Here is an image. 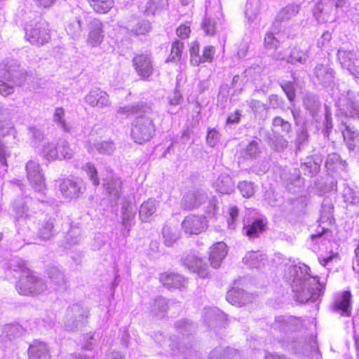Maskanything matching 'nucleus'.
Listing matches in <instances>:
<instances>
[{
  "label": "nucleus",
  "instance_id": "f257e3e1",
  "mask_svg": "<svg viewBox=\"0 0 359 359\" xmlns=\"http://www.w3.org/2000/svg\"><path fill=\"white\" fill-rule=\"evenodd\" d=\"M147 105L144 102H138L133 105L121 107L118 113L126 116H136L131 123L130 135L134 143L143 144L151 141L156 133L154 120L147 115H139L144 113Z\"/></svg>",
  "mask_w": 359,
  "mask_h": 359
},
{
  "label": "nucleus",
  "instance_id": "f03ea898",
  "mask_svg": "<svg viewBox=\"0 0 359 359\" xmlns=\"http://www.w3.org/2000/svg\"><path fill=\"white\" fill-rule=\"evenodd\" d=\"M25 39L31 44L42 46L51 39L50 27L48 22L41 21L30 25L25 29Z\"/></svg>",
  "mask_w": 359,
  "mask_h": 359
},
{
  "label": "nucleus",
  "instance_id": "7ed1b4c3",
  "mask_svg": "<svg viewBox=\"0 0 359 359\" xmlns=\"http://www.w3.org/2000/svg\"><path fill=\"white\" fill-rule=\"evenodd\" d=\"M41 280L36 273L29 269L22 271L21 275L15 285V288L20 295L29 296L38 292Z\"/></svg>",
  "mask_w": 359,
  "mask_h": 359
},
{
  "label": "nucleus",
  "instance_id": "20e7f679",
  "mask_svg": "<svg viewBox=\"0 0 359 359\" xmlns=\"http://www.w3.org/2000/svg\"><path fill=\"white\" fill-rule=\"evenodd\" d=\"M209 227V221L206 216L191 214L186 216L182 222V228L184 233L188 235H199L205 232Z\"/></svg>",
  "mask_w": 359,
  "mask_h": 359
},
{
  "label": "nucleus",
  "instance_id": "39448f33",
  "mask_svg": "<svg viewBox=\"0 0 359 359\" xmlns=\"http://www.w3.org/2000/svg\"><path fill=\"white\" fill-rule=\"evenodd\" d=\"M133 66L142 80H149L154 73L151 58L145 54H138L133 59Z\"/></svg>",
  "mask_w": 359,
  "mask_h": 359
},
{
  "label": "nucleus",
  "instance_id": "423d86ee",
  "mask_svg": "<svg viewBox=\"0 0 359 359\" xmlns=\"http://www.w3.org/2000/svg\"><path fill=\"white\" fill-rule=\"evenodd\" d=\"M104 37L102 22L98 19L93 20L89 26L87 43L93 48L97 47L102 43Z\"/></svg>",
  "mask_w": 359,
  "mask_h": 359
},
{
  "label": "nucleus",
  "instance_id": "0eeeda50",
  "mask_svg": "<svg viewBox=\"0 0 359 359\" xmlns=\"http://www.w3.org/2000/svg\"><path fill=\"white\" fill-rule=\"evenodd\" d=\"M228 252V247L223 241L214 243L209 249L208 259L213 268H218Z\"/></svg>",
  "mask_w": 359,
  "mask_h": 359
},
{
  "label": "nucleus",
  "instance_id": "6e6552de",
  "mask_svg": "<svg viewBox=\"0 0 359 359\" xmlns=\"http://www.w3.org/2000/svg\"><path fill=\"white\" fill-rule=\"evenodd\" d=\"M85 100L93 107L103 108L110 105L109 95L99 88L91 90L86 96Z\"/></svg>",
  "mask_w": 359,
  "mask_h": 359
},
{
  "label": "nucleus",
  "instance_id": "1a4fd4ad",
  "mask_svg": "<svg viewBox=\"0 0 359 359\" xmlns=\"http://www.w3.org/2000/svg\"><path fill=\"white\" fill-rule=\"evenodd\" d=\"M29 359H51L50 349L44 342L34 340L27 350Z\"/></svg>",
  "mask_w": 359,
  "mask_h": 359
},
{
  "label": "nucleus",
  "instance_id": "9d476101",
  "mask_svg": "<svg viewBox=\"0 0 359 359\" xmlns=\"http://www.w3.org/2000/svg\"><path fill=\"white\" fill-rule=\"evenodd\" d=\"M158 280L168 289H180L184 286V278L180 274L172 272L166 271L160 273Z\"/></svg>",
  "mask_w": 359,
  "mask_h": 359
},
{
  "label": "nucleus",
  "instance_id": "9b49d317",
  "mask_svg": "<svg viewBox=\"0 0 359 359\" xmlns=\"http://www.w3.org/2000/svg\"><path fill=\"white\" fill-rule=\"evenodd\" d=\"M185 264L201 278H206L209 275L208 266L202 258L189 256L185 259Z\"/></svg>",
  "mask_w": 359,
  "mask_h": 359
},
{
  "label": "nucleus",
  "instance_id": "f8f14e48",
  "mask_svg": "<svg viewBox=\"0 0 359 359\" xmlns=\"http://www.w3.org/2000/svg\"><path fill=\"white\" fill-rule=\"evenodd\" d=\"M248 294L243 290L232 287L226 294V300L233 306L241 307L247 304L250 299Z\"/></svg>",
  "mask_w": 359,
  "mask_h": 359
},
{
  "label": "nucleus",
  "instance_id": "ddd939ff",
  "mask_svg": "<svg viewBox=\"0 0 359 359\" xmlns=\"http://www.w3.org/2000/svg\"><path fill=\"white\" fill-rule=\"evenodd\" d=\"M266 222L261 218L255 219L250 224L244 225L245 235L250 238H258L266 229Z\"/></svg>",
  "mask_w": 359,
  "mask_h": 359
},
{
  "label": "nucleus",
  "instance_id": "4468645a",
  "mask_svg": "<svg viewBox=\"0 0 359 359\" xmlns=\"http://www.w3.org/2000/svg\"><path fill=\"white\" fill-rule=\"evenodd\" d=\"M60 191L65 197L76 198L81 191L78 183L70 178H65L60 184Z\"/></svg>",
  "mask_w": 359,
  "mask_h": 359
},
{
  "label": "nucleus",
  "instance_id": "2eb2a0df",
  "mask_svg": "<svg viewBox=\"0 0 359 359\" xmlns=\"http://www.w3.org/2000/svg\"><path fill=\"white\" fill-rule=\"evenodd\" d=\"M184 43L180 39H175L170 45V53L165 59V62H176L182 59Z\"/></svg>",
  "mask_w": 359,
  "mask_h": 359
},
{
  "label": "nucleus",
  "instance_id": "dca6fc26",
  "mask_svg": "<svg viewBox=\"0 0 359 359\" xmlns=\"http://www.w3.org/2000/svg\"><path fill=\"white\" fill-rule=\"evenodd\" d=\"M351 294L349 291H344L341 299L334 304V309L340 311L342 315L349 316L351 314Z\"/></svg>",
  "mask_w": 359,
  "mask_h": 359
},
{
  "label": "nucleus",
  "instance_id": "f3484780",
  "mask_svg": "<svg viewBox=\"0 0 359 359\" xmlns=\"http://www.w3.org/2000/svg\"><path fill=\"white\" fill-rule=\"evenodd\" d=\"M233 187L234 183L228 175L219 176L216 182V190L222 194H231Z\"/></svg>",
  "mask_w": 359,
  "mask_h": 359
},
{
  "label": "nucleus",
  "instance_id": "a211bd4d",
  "mask_svg": "<svg viewBox=\"0 0 359 359\" xmlns=\"http://www.w3.org/2000/svg\"><path fill=\"white\" fill-rule=\"evenodd\" d=\"M89 6L97 13L106 14L113 7L114 0H87Z\"/></svg>",
  "mask_w": 359,
  "mask_h": 359
},
{
  "label": "nucleus",
  "instance_id": "6ab92c4d",
  "mask_svg": "<svg viewBox=\"0 0 359 359\" xmlns=\"http://www.w3.org/2000/svg\"><path fill=\"white\" fill-rule=\"evenodd\" d=\"M314 74L320 82L325 83L333 79V70L323 64H318L316 66Z\"/></svg>",
  "mask_w": 359,
  "mask_h": 359
},
{
  "label": "nucleus",
  "instance_id": "aec40b11",
  "mask_svg": "<svg viewBox=\"0 0 359 359\" xmlns=\"http://www.w3.org/2000/svg\"><path fill=\"white\" fill-rule=\"evenodd\" d=\"M343 136L350 150H353L359 143V133L356 131H353L349 126H346L343 131Z\"/></svg>",
  "mask_w": 359,
  "mask_h": 359
},
{
  "label": "nucleus",
  "instance_id": "412c9836",
  "mask_svg": "<svg viewBox=\"0 0 359 359\" xmlns=\"http://www.w3.org/2000/svg\"><path fill=\"white\" fill-rule=\"evenodd\" d=\"M65 110L63 107H57L55 109L53 114V120L56 122L65 132L70 131V126L68 123L66 121L65 118Z\"/></svg>",
  "mask_w": 359,
  "mask_h": 359
},
{
  "label": "nucleus",
  "instance_id": "4be33fe9",
  "mask_svg": "<svg viewBox=\"0 0 359 359\" xmlns=\"http://www.w3.org/2000/svg\"><path fill=\"white\" fill-rule=\"evenodd\" d=\"M156 206L153 202H144L140 209V217L142 222H147L149 218L156 212Z\"/></svg>",
  "mask_w": 359,
  "mask_h": 359
},
{
  "label": "nucleus",
  "instance_id": "5701e85b",
  "mask_svg": "<svg viewBox=\"0 0 359 359\" xmlns=\"http://www.w3.org/2000/svg\"><path fill=\"white\" fill-rule=\"evenodd\" d=\"M276 323L278 328H287L291 330H295L301 326V320L299 318L290 316L283 322L276 320Z\"/></svg>",
  "mask_w": 359,
  "mask_h": 359
},
{
  "label": "nucleus",
  "instance_id": "b1692460",
  "mask_svg": "<svg viewBox=\"0 0 359 359\" xmlns=\"http://www.w3.org/2000/svg\"><path fill=\"white\" fill-rule=\"evenodd\" d=\"M82 169L86 172L93 185L98 186L100 184L98 172L94 164L90 162L86 163L85 165L82 167Z\"/></svg>",
  "mask_w": 359,
  "mask_h": 359
},
{
  "label": "nucleus",
  "instance_id": "393cba45",
  "mask_svg": "<svg viewBox=\"0 0 359 359\" xmlns=\"http://www.w3.org/2000/svg\"><path fill=\"white\" fill-rule=\"evenodd\" d=\"M201 27L207 36H212L216 34V22L210 18L204 17Z\"/></svg>",
  "mask_w": 359,
  "mask_h": 359
},
{
  "label": "nucleus",
  "instance_id": "a878e982",
  "mask_svg": "<svg viewBox=\"0 0 359 359\" xmlns=\"http://www.w3.org/2000/svg\"><path fill=\"white\" fill-rule=\"evenodd\" d=\"M44 157L49 161L57 160L58 158V144L48 143L43 147Z\"/></svg>",
  "mask_w": 359,
  "mask_h": 359
},
{
  "label": "nucleus",
  "instance_id": "bb28decb",
  "mask_svg": "<svg viewBox=\"0 0 359 359\" xmlns=\"http://www.w3.org/2000/svg\"><path fill=\"white\" fill-rule=\"evenodd\" d=\"M238 189L245 198H249L255 194V187L253 183L244 180L240 182L238 185Z\"/></svg>",
  "mask_w": 359,
  "mask_h": 359
},
{
  "label": "nucleus",
  "instance_id": "cd10ccee",
  "mask_svg": "<svg viewBox=\"0 0 359 359\" xmlns=\"http://www.w3.org/2000/svg\"><path fill=\"white\" fill-rule=\"evenodd\" d=\"M175 33L178 39H188L191 33V22H185L176 28Z\"/></svg>",
  "mask_w": 359,
  "mask_h": 359
},
{
  "label": "nucleus",
  "instance_id": "c85d7f7f",
  "mask_svg": "<svg viewBox=\"0 0 359 359\" xmlns=\"http://www.w3.org/2000/svg\"><path fill=\"white\" fill-rule=\"evenodd\" d=\"M151 25L148 21L142 20L138 22L131 29V32L136 36L144 35L149 32Z\"/></svg>",
  "mask_w": 359,
  "mask_h": 359
},
{
  "label": "nucleus",
  "instance_id": "c756f323",
  "mask_svg": "<svg viewBox=\"0 0 359 359\" xmlns=\"http://www.w3.org/2000/svg\"><path fill=\"white\" fill-rule=\"evenodd\" d=\"M191 60L195 65H200V43L198 41H194L191 43L189 47Z\"/></svg>",
  "mask_w": 359,
  "mask_h": 359
},
{
  "label": "nucleus",
  "instance_id": "7c9ffc66",
  "mask_svg": "<svg viewBox=\"0 0 359 359\" xmlns=\"http://www.w3.org/2000/svg\"><path fill=\"white\" fill-rule=\"evenodd\" d=\"M258 144L255 141H251L242 151V156L245 158H252L259 153Z\"/></svg>",
  "mask_w": 359,
  "mask_h": 359
},
{
  "label": "nucleus",
  "instance_id": "2f4dec72",
  "mask_svg": "<svg viewBox=\"0 0 359 359\" xmlns=\"http://www.w3.org/2000/svg\"><path fill=\"white\" fill-rule=\"evenodd\" d=\"M73 156V151L67 142H64L61 144H58V158L62 161L67 158H71Z\"/></svg>",
  "mask_w": 359,
  "mask_h": 359
},
{
  "label": "nucleus",
  "instance_id": "473e14b6",
  "mask_svg": "<svg viewBox=\"0 0 359 359\" xmlns=\"http://www.w3.org/2000/svg\"><path fill=\"white\" fill-rule=\"evenodd\" d=\"M215 54V48L212 46H207L203 49V53L200 57V64L212 62Z\"/></svg>",
  "mask_w": 359,
  "mask_h": 359
},
{
  "label": "nucleus",
  "instance_id": "72a5a7b5",
  "mask_svg": "<svg viewBox=\"0 0 359 359\" xmlns=\"http://www.w3.org/2000/svg\"><path fill=\"white\" fill-rule=\"evenodd\" d=\"M264 44L266 48L276 49L279 46V41L272 32H268L265 34Z\"/></svg>",
  "mask_w": 359,
  "mask_h": 359
},
{
  "label": "nucleus",
  "instance_id": "f704fd0d",
  "mask_svg": "<svg viewBox=\"0 0 359 359\" xmlns=\"http://www.w3.org/2000/svg\"><path fill=\"white\" fill-rule=\"evenodd\" d=\"M281 88L285 93L288 100L293 102L296 97V89L292 81H287L281 85Z\"/></svg>",
  "mask_w": 359,
  "mask_h": 359
},
{
  "label": "nucleus",
  "instance_id": "c9c22d12",
  "mask_svg": "<svg viewBox=\"0 0 359 359\" xmlns=\"http://www.w3.org/2000/svg\"><path fill=\"white\" fill-rule=\"evenodd\" d=\"M272 123L274 126L281 127L282 130L286 133H289L292 130L291 124L280 116L274 117L272 120Z\"/></svg>",
  "mask_w": 359,
  "mask_h": 359
},
{
  "label": "nucleus",
  "instance_id": "e433bc0d",
  "mask_svg": "<svg viewBox=\"0 0 359 359\" xmlns=\"http://www.w3.org/2000/svg\"><path fill=\"white\" fill-rule=\"evenodd\" d=\"M35 167V165H34V163L32 162H29L27 166H26V169H27V177L29 178V180L30 181H32L34 182H36L37 181V180H35V177H36L37 178H39L41 179V173L36 170V175H34V172H35V170H32V169Z\"/></svg>",
  "mask_w": 359,
  "mask_h": 359
},
{
  "label": "nucleus",
  "instance_id": "4c0bfd02",
  "mask_svg": "<svg viewBox=\"0 0 359 359\" xmlns=\"http://www.w3.org/2000/svg\"><path fill=\"white\" fill-rule=\"evenodd\" d=\"M241 118V114L240 110L236 109L232 114H231L226 119V124H236L239 123Z\"/></svg>",
  "mask_w": 359,
  "mask_h": 359
},
{
  "label": "nucleus",
  "instance_id": "58836bf2",
  "mask_svg": "<svg viewBox=\"0 0 359 359\" xmlns=\"http://www.w3.org/2000/svg\"><path fill=\"white\" fill-rule=\"evenodd\" d=\"M13 93V87L4 81L0 80V94L4 96L11 95Z\"/></svg>",
  "mask_w": 359,
  "mask_h": 359
},
{
  "label": "nucleus",
  "instance_id": "ea45409f",
  "mask_svg": "<svg viewBox=\"0 0 359 359\" xmlns=\"http://www.w3.org/2000/svg\"><path fill=\"white\" fill-rule=\"evenodd\" d=\"M34 1L38 8L48 9L55 4L56 0H34Z\"/></svg>",
  "mask_w": 359,
  "mask_h": 359
},
{
  "label": "nucleus",
  "instance_id": "a19ab883",
  "mask_svg": "<svg viewBox=\"0 0 359 359\" xmlns=\"http://www.w3.org/2000/svg\"><path fill=\"white\" fill-rule=\"evenodd\" d=\"M339 257V255L338 252H332L330 255L327 257H318L319 263L323 266H325L329 262H330L334 259H337Z\"/></svg>",
  "mask_w": 359,
  "mask_h": 359
},
{
  "label": "nucleus",
  "instance_id": "79ce46f5",
  "mask_svg": "<svg viewBox=\"0 0 359 359\" xmlns=\"http://www.w3.org/2000/svg\"><path fill=\"white\" fill-rule=\"evenodd\" d=\"M229 214L231 222H234L238 216V208L236 206L230 207L229 210Z\"/></svg>",
  "mask_w": 359,
  "mask_h": 359
},
{
  "label": "nucleus",
  "instance_id": "37998d69",
  "mask_svg": "<svg viewBox=\"0 0 359 359\" xmlns=\"http://www.w3.org/2000/svg\"><path fill=\"white\" fill-rule=\"evenodd\" d=\"M54 228V226L52 223H46L41 229V233L42 234L49 233L48 236H50V233Z\"/></svg>",
  "mask_w": 359,
  "mask_h": 359
},
{
  "label": "nucleus",
  "instance_id": "c03bdc74",
  "mask_svg": "<svg viewBox=\"0 0 359 359\" xmlns=\"http://www.w3.org/2000/svg\"><path fill=\"white\" fill-rule=\"evenodd\" d=\"M0 163L6 165V156L4 149V145L0 144Z\"/></svg>",
  "mask_w": 359,
  "mask_h": 359
},
{
  "label": "nucleus",
  "instance_id": "a18cd8bd",
  "mask_svg": "<svg viewBox=\"0 0 359 359\" xmlns=\"http://www.w3.org/2000/svg\"><path fill=\"white\" fill-rule=\"evenodd\" d=\"M325 231L326 230L324 229L322 231L318 232L317 233L311 234L310 236V238L312 241H314L316 238L321 237L325 233Z\"/></svg>",
  "mask_w": 359,
  "mask_h": 359
},
{
  "label": "nucleus",
  "instance_id": "49530a36",
  "mask_svg": "<svg viewBox=\"0 0 359 359\" xmlns=\"http://www.w3.org/2000/svg\"><path fill=\"white\" fill-rule=\"evenodd\" d=\"M288 271L290 273H296L297 272V268L295 266H290Z\"/></svg>",
  "mask_w": 359,
  "mask_h": 359
},
{
  "label": "nucleus",
  "instance_id": "de8ad7c7",
  "mask_svg": "<svg viewBox=\"0 0 359 359\" xmlns=\"http://www.w3.org/2000/svg\"><path fill=\"white\" fill-rule=\"evenodd\" d=\"M269 99L271 102L273 100L276 102H278L280 100V97L277 95H271L270 96Z\"/></svg>",
  "mask_w": 359,
  "mask_h": 359
},
{
  "label": "nucleus",
  "instance_id": "09e8293b",
  "mask_svg": "<svg viewBox=\"0 0 359 359\" xmlns=\"http://www.w3.org/2000/svg\"><path fill=\"white\" fill-rule=\"evenodd\" d=\"M250 104L252 107H255L257 106H259L260 102L258 100H252Z\"/></svg>",
  "mask_w": 359,
  "mask_h": 359
},
{
  "label": "nucleus",
  "instance_id": "8fccbe9b",
  "mask_svg": "<svg viewBox=\"0 0 359 359\" xmlns=\"http://www.w3.org/2000/svg\"><path fill=\"white\" fill-rule=\"evenodd\" d=\"M193 195H194V199H195V201H194L195 205H196V206H198L199 205H201V202L198 200V197L196 196V194H194Z\"/></svg>",
  "mask_w": 359,
  "mask_h": 359
},
{
  "label": "nucleus",
  "instance_id": "3c124183",
  "mask_svg": "<svg viewBox=\"0 0 359 359\" xmlns=\"http://www.w3.org/2000/svg\"><path fill=\"white\" fill-rule=\"evenodd\" d=\"M306 57V53H303V57H299L298 58V60H299V61H300V62H302V61H303V60H305Z\"/></svg>",
  "mask_w": 359,
  "mask_h": 359
},
{
  "label": "nucleus",
  "instance_id": "603ef678",
  "mask_svg": "<svg viewBox=\"0 0 359 359\" xmlns=\"http://www.w3.org/2000/svg\"><path fill=\"white\" fill-rule=\"evenodd\" d=\"M67 359H80L79 356L76 355H71Z\"/></svg>",
  "mask_w": 359,
  "mask_h": 359
},
{
  "label": "nucleus",
  "instance_id": "864d4df0",
  "mask_svg": "<svg viewBox=\"0 0 359 359\" xmlns=\"http://www.w3.org/2000/svg\"><path fill=\"white\" fill-rule=\"evenodd\" d=\"M183 5H187L191 0H180Z\"/></svg>",
  "mask_w": 359,
  "mask_h": 359
},
{
  "label": "nucleus",
  "instance_id": "5fc2aeb1",
  "mask_svg": "<svg viewBox=\"0 0 359 359\" xmlns=\"http://www.w3.org/2000/svg\"><path fill=\"white\" fill-rule=\"evenodd\" d=\"M257 257V255L253 253V254H250L249 255V258H256Z\"/></svg>",
  "mask_w": 359,
  "mask_h": 359
},
{
  "label": "nucleus",
  "instance_id": "6e6d98bb",
  "mask_svg": "<svg viewBox=\"0 0 359 359\" xmlns=\"http://www.w3.org/2000/svg\"><path fill=\"white\" fill-rule=\"evenodd\" d=\"M2 237H3L2 234L0 233V241L2 239Z\"/></svg>",
  "mask_w": 359,
  "mask_h": 359
}]
</instances>
